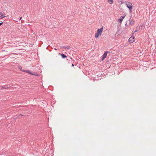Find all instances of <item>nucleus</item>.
<instances>
[{"instance_id": "1", "label": "nucleus", "mask_w": 156, "mask_h": 156, "mask_svg": "<svg viewBox=\"0 0 156 156\" xmlns=\"http://www.w3.org/2000/svg\"><path fill=\"white\" fill-rule=\"evenodd\" d=\"M103 27L100 29H98L97 32L94 35L95 37L96 38H98L99 36L101 35L102 34L103 32Z\"/></svg>"}, {"instance_id": "2", "label": "nucleus", "mask_w": 156, "mask_h": 156, "mask_svg": "<svg viewBox=\"0 0 156 156\" xmlns=\"http://www.w3.org/2000/svg\"><path fill=\"white\" fill-rule=\"evenodd\" d=\"M126 5L130 10L132 9L133 5L131 3L129 2H126Z\"/></svg>"}, {"instance_id": "3", "label": "nucleus", "mask_w": 156, "mask_h": 156, "mask_svg": "<svg viewBox=\"0 0 156 156\" xmlns=\"http://www.w3.org/2000/svg\"><path fill=\"white\" fill-rule=\"evenodd\" d=\"M135 39V38L134 37H130L129 38V41L130 43H132L134 41Z\"/></svg>"}, {"instance_id": "4", "label": "nucleus", "mask_w": 156, "mask_h": 156, "mask_svg": "<svg viewBox=\"0 0 156 156\" xmlns=\"http://www.w3.org/2000/svg\"><path fill=\"white\" fill-rule=\"evenodd\" d=\"M25 72L27 73H28L29 74H31V75H35L36 76H38V74H37V73H32L29 70H27L25 71Z\"/></svg>"}, {"instance_id": "5", "label": "nucleus", "mask_w": 156, "mask_h": 156, "mask_svg": "<svg viewBox=\"0 0 156 156\" xmlns=\"http://www.w3.org/2000/svg\"><path fill=\"white\" fill-rule=\"evenodd\" d=\"M126 16V15L123 16H121L119 19L118 20V21L120 23H121L122 22V20L124 19Z\"/></svg>"}, {"instance_id": "6", "label": "nucleus", "mask_w": 156, "mask_h": 156, "mask_svg": "<svg viewBox=\"0 0 156 156\" xmlns=\"http://www.w3.org/2000/svg\"><path fill=\"white\" fill-rule=\"evenodd\" d=\"M108 53V51H106L104 54L103 55L102 57V61L107 56Z\"/></svg>"}, {"instance_id": "7", "label": "nucleus", "mask_w": 156, "mask_h": 156, "mask_svg": "<svg viewBox=\"0 0 156 156\" xmlns=\"http://www.w3.org/2000/svg\"><path fill=\"white\" fill-rule=\"evenodd\" d=\"M58 55H61L63 58H65L67 57V56L65 55L64 54H61L60 53H58Z\"/></svg>"}, {"instance_id": "8", "label": "nucleus", "mask_w": 156, "mask_h": 156, "mask_svg": "<svg viewBox=\"0 0 156 156\" xmlns=\"http://www.w3.org/2000/svg\"><path fill=\"white\" fill-rule=\"evenodd\" d=\"M6 16H4L3 15V14L1 12H0V18L2 19L4 17H5Z\"/></svg>"}, {"instance_id": "9", "label": "nucleus", "mask_w": 156, "mask_h": 156, "mask_svg": "<svg viewBox=\"0 0 156 156\" xmlns=\"http://www.w3.org/2000/svg\"><path fill=\"white\" fill-rule=\"evenodd\" d=\"M107 1L110 4H112L113 3V0H107Z\"/></svg>"}, {"instance_id": "10", "label": "nucleus", "mask_w": 156, "mask_h": 156, "mask_svg": "<svg viewBox=\"0 0 156 156\" xmlns=\"http://www.w3.org/2000/svg\"><path fill=\"white\" fill-rule=\"evenodd\" d=\"M134 21L133 20H131L130 21L129 24L131 25H133L134 24Z\"/></svg>"}, {"instance_id": "11", "label": "nucleus", "mask_w": 156, "mask_h": 156, "mask_svg": "<svg viewBox=\"0 0 156 156\" xmlns=\"http://www.w3.org/2000/svg\"><path fill=\"white\" fill-rule=\"evenodd\" d=\"M64 48H66V49H68L70 48V47H64Z\"/></svg>"}, {"instance_id": "12", "label": "nucleus", "mask_w": 156, "mask_h": 156, "mask_svg": "<svg viewBox=\"0 0 156 156\" xmlns=\"http://www.w3.org/2000/svg\"><path fill=\"white\" fill-rule=\"evenodd\" d=\"M18 67H19V69L20 70H21L22 69V67L21 66H19Z\"/></svg>"}, {"instance_id": "13", "label": "nucleus", "mask_w": 156, "mask_h": 156, "mask_svg": "<svg viewBox=\"0 0 156 156\" xmlns=\"http://www.w3.org/2000/svg\"><path fill=\"white\" fill-rule=\"evenodd\" d=\"M26 70H24V69H22L21 70V71H23V72H25V71Z\"/></svg>"}, {"instance_id": "14", "label": "nucleus", "mask_w": 156, "mask_h": 156, "mask_svg": "<svg viewBox=\"0 0 156 156\" xmlns=\"http://www.w3.org/2000/svg\"><path fill=\"white\" fill-rule=\"evenodd\" d=\"M3 23V22L0 23V26L2 25Z\"/></svg>"}, {"instance_id": "15", "label": "nucleus", "mask_w": 156, "mask_h": 156, "mask_svg": "<svg viewBox=\"0 0 156 156\" xmlns=\"http://www.w3.org/2000/svg\"><path fill=\"white\" fill-rule=\"evenodd\" d=\"M138 30H136L134 31V32H137Z\"/></svg>"}, {"instance_id": "16", "label": "nucleus", "mask_w": 156, "mask_h": 156, "mask_svg": "<svg viewBox=\"0 0 156 156\" xmlns=\"http://www.w3.org/2000/svg\"><path fill=\"white\" fill-rule=\"evenodd\" d=\"M72 66H74V65H73V64H72Z\"/></svg>"}, {"instance_id": "17", "label": "nucleus", "mask_w": 156, "mask_h": 156, "mask_svg": "<svg viewBox=\"0 0 156 156\" xmlns=\"http://www.w3.org/2000/svg\"><path fill=\"white\" fill-rule=\"evenodd\" d=\"M22 19V17H20V20Z\"/></svg>"}, {"instance_id": "18", "label": "nucleus", "mask_w": 156, "mask_h": 156, "mask_svg": "<svg viewBox=\"0 0 156 156\" xmlns=\"http://www.w3.org/2000/svg\"><path fill=\"white\" fill-rule=\"evenodd\" d=\"M55 50H57V49H56V48H55Z\"/></svg>"}]
</instances>
